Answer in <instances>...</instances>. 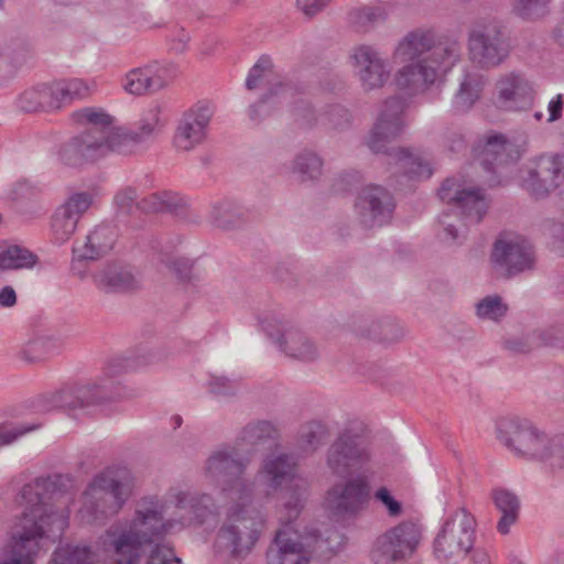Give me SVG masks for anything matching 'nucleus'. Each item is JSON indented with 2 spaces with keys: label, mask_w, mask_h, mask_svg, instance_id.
<instances>
[{
  "label": "nucleus",
  "mask_w": 564,
  "mask_h": 564,
  "mask_svg": "<svg viewBox=\"0 0 564 564\" xmlns=\"http://www.w3.org/2000/svg\"><path fill=\"white\" fill-rule=\"evenodd\" d=\"M499 441L516 456L564 467V435H547L530 420L503 419L497 427Z\"/></svg>",
  "instance_id": "39448f33"
},
{
  "label": "nucleus",
  "mask_w": 564,
  "mask_h": 564,
  "mask_svg": "<svg viewBox=\"0 0 564 564\" xmlns=\"http://www.w3.org/2000/svg\"><path fill=\"white\" fill-rule=\"evenodd\" d=\"M96 89L94 82L88 83L80 78H70L57 82L56 93L62 96L64 105L74 100L85 99L89 97Z\"/></svg>",
  "instance_id": "a19ab883"
},
{
  "label": "nucleus",
  "mask_w": 564,
  "mask_h": 564,
  "mask_svg": "<svg viewBox=\"0 0 564 564\" xmlns=\"http://www.w3.org/2000/svg\"><path fill=\"white\" fill-rule=\"evenodd\" d=\"M563 332L557 327L534 332L525 339L514 338L506 341L508 349L514 352H528L539 346H560Z\"/></svg>",
  "instance_id": "c9c22d12"
},
{
  "label": "nucleus",
  "mask_w": 564,
  "mask_h": 564,
  "mask_svg": "<svg viewBox=\"0 0 564 564\" xmlns=\"http://www.w3.org/2000/svg\"><path fill=\"white\" fill-rule=\"evenodd\" d=\"M37 427L39 425L35 424L21 426L0 425V447L13 443L19 437L36 430Z\"/></svg>",
  "instance_id": "13d9d810"
},
{
  "label": "nucleus",
  "mask_w": 564,
  "mask_h": 564,
  "mask_svg": "<svg viewBox=\"0 0 564 564\" xmlns=\"http://www.w3.org/2000/svg\"><path fill=\"white\" fill-rule=\"evenodd\" d=\"M246 87L249 90L265 89L259 102L251 106L250 116L253 119L269 115L272 106L289 101L295 91L294 87L275 72L272 59L267 55H262L250 68Z\"/></svg>",
  "instance_id": "ddd939ff"
},
{
  "label": "nucleus",
  "mask_w": 564,
  "mask_h": 564,
  "mask_svg": "<svg viewBox=\"0 0 564 564\" xmlns=\"http://www.w3.org/2000/svg\"><path fill=\"white\" fill-rule=\"evenodd\" d=\"M127 494L115 469L107 468L94 477L82 497L78 517L83 523L101 524L123 507Z\"/></svg>",
  "instance_id": "9d476101"
},
{
  "label": "nucleus",
  "mask_w": 564,
  "mask_h": 564,
  "mask_svg": "<svg viewBox=\"0 0 564 564\" xmlns=\"http://www.w3.org/2000/svg\"><path fill=\"white\" fill-rule=\"evenodd\" d=\"M47 564H97V560L90 547L66 544L53 552Z\"/></svg>",
  "instance_id": "e433bc0d"
},
{
  "label": "nucleus",
  "mask_w": 564,
  "mask_h": 564,
  "mask_svg": "<svg viewBox=\"0 0 564 564\" xmlns=\"http://www.w3.org/2000/svg\"><path fill=\"white\" fill-rule=\"evenodd\" d=\"M438 196L442 202L456 209L455 215L444 213L440 217L443 228L440 235L447 243L460 242V238H464L462 228L479 224L489 207L482 189L457 177L445 180L438 189Z\"/></svg>",
  "instance_id": "0eeeda50"
},
{
  "label": "nucleus",
  "mask_w": 564,
  "mask_h": 564,
  "mask_svg": "<svg viewBox=\"0 0 564 564\" xmlns=\"http://www.w3.org/2000/svg\"><path fill=\"white\" fill-rule=\"evenodd\" d=\"M73 119L79 124L87 126L86 131L99 132L102 130L107 135L120 139L122 137V131L115 129L112 126L111 116L100 108L86 107L79 109L73 113Z\"/></svg>",
  "instance_id": "f704fd0d"
},
{
  "label": "nucleus",
  "mask_w": 564,
  "mask_h": 564,
  "mask_svg": "<svg viewBox=\"0 0 564 564\" xmlns=\"http://www.w3.org/2000/svg\"><path fill=\"white\" fill-rule=\"evenodd\" d=\"M164 124L160 117V109L152 108L147 115H144L140 121L137 130L122 132L121 137V145L124 142H141L145 138L150 137L154 132L159 131L161 127Z\"/></svg>",
  "instance_id": "ea45409f"
},
{
  "label": "nucleus",
  "mask_w": 564,
  "mask_h": 564,
  "mask_svg": "<svg viewBox=\"0 0 564 564\" xmlns=\"http://www.w3.org/2000/svg\"><path fill=\"white\" fill-rule=\"evenodd\" d=\"M507 305L498 295H488L476 305V314L479 318L498 321L507 313Z\"/></svg>",
  "instance_id": "de8ad7c7"
},
{
  "label": "nucleus",
  "mask_w": 564,
  "mask_h": 564,
  "mask_svg": "<svg viewBox=\"0 0 564 564\" xmlns=\"http://www.w3.org/2000/svg\"><path fill=\"white\" fill-rule=\"evenodd\" d=\"M369 458L364 441L345 432L328 448L326 463L334 475L345 476L352 469L362 468Z\"/></svg>",
  "instance_id": "5701e85b"
},
{
  "label": "nucleus",
  "mask_w": 564,
  "mask_h": 564,
  "mask_svg": "<svg viewBox=\"0 0 564 564\" xmlns=\"http://www.w3.org/2000/svg\"><path fill=\"white\" fill-rule=\"evenodd\" d=\"M173 70L171 67L160 64H151L144 67L133 68L123 79L124 90L134 96H143L156 93L164 88L171 80Z\"/></svg>",
  "instance_id": "bb28decb"
},
{
  "label": "nucleus",
  "mask_w": 564,
  "mask_h": 564,
  "mask_svg": "<svg viewBox=\"0 0 564 564\" xmlns=\"http://www.w3.org/2000/svg\"><path fill=\"white\" fill-rule=\"evenodd\" d=\"M361 181V174L358 171L350 170L341 173L334 182L333 188L336 193L351 191Z\"/></svg>",
  "instance_id": "052dcab7"
},
{
  "label": "nucleus",
  "mask_w": 564,
  "mask_h": 564,
  "mask_svg": "<svg viewBox=\"0 0 564 564\" xmlns=\"http://www.w3.org/2000/svg\"><path fill=\"white\" fill-rule=\"evenodd\" d=\"M490 496L495 507L501 512V517L497 523V531L506 535L518 521L520 500L514 492L500 487L492 489Z\"/></svg>",
  "instance_id": "473e14b6"
},
{
  "label": "nucleus",
  "mask_w": 564,
  "mask_h": 564,
  "mask_svg": "<svg viewBox=\"0 0 564 564\" xmlns=\"http://www.w3.org/2000/svg\"><path fill=\"white\" fill-rule=\"evenodd\" d=\"M41 104H43L42 110H53L64 106L62 96L56 93L57 82L52 85H41Z\"/></svg>",
  "instance_id": "bf43d9fd"
},
{
  "label": "nucleus",
  "mask_w": 564,
  "mask_h": 564,
  "mask_svg": "<svg viewBox=\"0 0 564 564\" xmlns=\"http://www.w3.org/2000/svg\"><path fill=\"white\" fill-rule=\"evenodd\" d=\"M563 183L564 155L547 153L535 160V166L522 180V187L535 198H542Z\"/></svg>",
  "instance_id": "412c9836"
},
{
  "label": "nucleus",
  "mask_w": 564,
  "mask_h": 564,
  "mask_svg": "<svg viewBox=\"0 0 564 564\" xmlns=\"http://www.w3.org/2000/svg\"><path fill=\"white\" fill-rule=\"evenodd\" d=\"M477 522L464 507L449 513L434 539L435 557L445 563H456L466 557L475 543Z\"/></svg>",
  "instance_id": "9b49d317"
},
{
  "label": "nucleus",
  "mask_w": 564,
  "mask_h": 564,
  "mask_svg": "<svg viewBox=\"0 0 564 564\" xmlns=\"http://www.w3.org/2000/svg\"><path fill=\"white\" fill-rule=\"evenodd\" d=\"M175 246L167 243L162 246L156 256V268L162 273L176 274Z\"/></svg>",
  "instance_id": "6e6d98bb"
},
{
  "label": "nucleus",
  "mask_w": 564,
  "mask_h": 564,
  "mask_svg": "<svg viewBox=\"0 0 564 564\" xmlns=\"http://www.w3.org/2000/svg\"><path fill=\"white\" fill-rule=\"evenodd\" d=\"M78 220L58 207L52 218V236L56 243H64L73 236Z\"/></svg>",
  "instance_id": "a18cd8bd"
},
{
  "label": "nucleus",
  "mask_w": 564,
  "mask_h": 564,
  "mask_svg": "<svg viewBox=\"0 0 564 564\" xmlns=\"http://www.w3.org/2000/svg\"><path fill=\"white\" fill-rule=\"evenodd\" d=\"M137 198V192L132 187H127L117 193L115 202L119 208L129 210Z\"/></svg>",
  "instance_id": "69168bd1"
},
{
  "label": "nucleus",
  "mask_w": 564,
  "mask_h": 564,
  "mask_svg": "<svg viewBox=\"0 0 564 564\" xmlns=\"http://www.w3.org/2000/svg\"><path fill=\"white\" fill-rule=\"evenodd\" d=\"M149 364L150 355L148 354L111 360L105 368V377L76 388L75 400L70 404L72 408L90 413L91 408L113 398L111 390L115 382L111 377L117 372V369H121L122 372L133 371Z\"/></svg>",
  "instance_id": "4468645a"
},
{
  "label": "nucleus",
  "mask_w": 564,
  "mask_h": 564,
  "mask_svg": "<svg viewBox=\"0 0 564 564\" xmlns=\"http://www.w3.org/2000/svg\"><path fill=\"white\" fill-rule=\"evenodd\" d=\"M327 430L321 422H310L302 426L299 435V446L308 454L315 452L324 442Z\"/></svg>",
  "instance_id": "37998d69"
},
{
  "label": "nucleus",
  "mask_w": 564,
  "mask_h": 564,
  "mask_svg": "<svg viewBox=\"0 0 564 564\" xmlns=\"http://www.w3.org/2000/svg\"><path fill=\"white\" fill-rule=\"evenodd\" d=\"M57 349L58 345L55 339L50 337H36L25 344L22 356L30 362H36L54 355Z\"/></svg>",
  "instance_id": "c03bdc74"
},
{
  "label": "nucleus",
  "mask_w": 564,
  "mask_h": 564,
  "mask_svg": "<svg viewBox=\"0 0 564 564\" xmlns=\"http://www.w3.org/2000/svg\"><path fill=\"white\" fill-rule=\"evenodd\" d=\"M480 155L484 169L495 172L499 166L517 162L521 158V151L502 134H496L488 137Z\"/></svg>",
  "instance_id": "c85d7f7f"
},
{
  "label": "nucleus",
  "mask_w": 564,
  "mask_h": 564,
  "mask_svg": "<svg viewBox=\"0 0 564 564\" xmlns=\"http://www.w3.org/2000/svg\"><path fill=\"white\" fill-rule=\"evenodd\" d=\"M250 464V455L237 444L213 452L205 463V477L220 489L228 502L254 501L256 482L242 478Z\"/></svg>",
  "instance_id": "6e6552de"
},
{
  "label": "nucleus",
  "mask_w": 564,
  "mask_h": 564,
  "mask_svg": "<svg viewBox=\"0 0 564 564\" xmlns=\"http://www.w3.org/2000/svg\"><path fill=\"white\" fill-rule=\"evenodd\" d=\"M62 476L36 478L20 491L23 511L14 520L0 552V564H34L46 542L68 527L69 498L59 489Z\"/></svg>",
  "instance_id": "f257e3e1"
},
{
  "label": "nucleus",
  "mask_w": 564,
  "mask_h": 564,
  "mask_svg": "<svg viewBox=\"0 0 564 564\" xmlns=\"http://www.w3.org/2000/svg\"><path fill=\"white\" fill-rule=\"evenodd\" d=\"M369 497L368 479L365 475H358L329 489L326 503L336 514H355L366 506Z\"/></svg>",
  "instance_id": "b1692460"
},
{
  "label": "nucleus",
  "mask_w": 564,
  "mask_h": 564,
  "mask_svg": "<svg viewBox=\"0 0 564 564\" xmlns=\"http://www.w3.org/2000/svg\"><path fill=\"white\" fill-rule=\"evenodd\" d=\"M303 508V492L292 491L280 511V528L267 552L268 564H308L311 554L324 543L316 532L300 533L295 521Z\"/></svg>",
  "instance_id": "423d86ee"
},
{
  "label": "nucleus",
  "mask_w": 564,
  "mask_h": 564,
  "mask_svg": "<svg viewBox=\"0 0 564 564\" xmlns=\"http://www.w3.org/2000/svg\"><path fill=\"white\" fill-rule=\"evenodd\" d=\"M178 226L180 225H192L196 224L199 219V216L196 210H194L188 200L184 197L178 196Z\"/></svg>",
  "instance_id": "0e129e2a"
},
{
  "label": "nucleus",
  "mask_w": 564,
  "mask_h": 564,
  "mask_svg": "<svg viewBox=\"0 0 564 564\" xmlns=\"http://www.w3.org/2000/svg\"><path fill=\"white\" fill-rule=\"evenodd\" d=\"M36 262V256L24 247L10 245L0 251V271L30 269Z\"/></svg>",
  "instance_id": "4c0bfd02"
},
{
  "label": "nucleus",
  "mask_w": 564,
  "mask_h": 564,
  "mask_svg": "<svg viewBox=\"0 0 564 564\" xmlns=\"http://www.w3.org/2000/svg\"><path fill=\"white\" fill-rule=\"evenodd\" d=\"M375 497L387 508L390 517H399L401 514V503L391 496L386 487L379 488Z\"/></svg>",
  "instance_id": "680f3d73"
},
{
  "label": "nucleus",
  "mask_w": 564,
  "mask_h": 564,
  "mask_svg": "<svg viewBox=\"0 0 564 564\" xmlns=\"http://www.w3.org/2000/svg\"><path fill=\"white\" fill-rule=\"evenodd\" d=\"M421 535V528L416 522L399 523L377 539L376 552L381 556L377 561H398L412 555L420 543Z\"/></svg>",
  "instance_id": "4be33fe9"
},
{
  "label": "nucleus",
  "mask_w": 564,
  "mask_h": 564,
  "mask_svg": "<svg viewBox=\"0 0 564 564\" xmlns=\"http://www.w3.org/2000/svg\"><path fill=\"white\" fill-rule=\"evenodd\" d=\"M279 436L276 427L269 421H258L247 424L240 432L236 444L246 453L267 442H275Z\"/></svg>",
  "instance_id": "72a5a7b5"
},
{
  "label": "nucleus",
  "mask_w": 564,
  "mask_h": 564,
  "mask_svg": "<svg viewBox=\"0 0 564 564\" xmlns=\"http://www.w3.org/2000/svg\"><path fill=\"white\" fill-rule=\"evenodd\" d=\"M467 47L473 62L482 67H497L511 52L509 39L495 19L476 20L468 31Z\"/></svg>",
  "instance_id": "f8f14e48"
},
{
  "label": "nucleus",
  "mask_w": 564,
  "mask_h": 564,
  "mask_svg": "<svg viewBox=\"0 0 564 564\" xmlns=\"http://www.w3.org/2000/svg\"><path fill=\"white\" fill-rule=\"evenodd\" d=\"M200 271L188 259H178V294L193 297L199 292Z\"/></svg>",
  "instance_id": "79ce46f5"
},
{
  "label": "nucleus",
  "mask_w": 564,
  "mask_h": 564,
  "mask_svg": "<svg viewBox=\"0 0 564 564\" xmlns=\"http://www.w3.org/2000/svg\"><path fill=\"white\" fill-rule=\"evenodd\" d=\"M57 160L67 167L79 169L88 164L74 137L58 148Z\"/></svg>",
  "instance_id": "49530a36"
},
{
  "label": "nucleus",
  "mask_w": 564,
  "mask_h": 564,
  "mask_svg": "<svg viewBox=\"0 0 564 564\" xmlns=\"http://www.w3.org/2000/svg\"><path fill=\"white\" fill-rule=\"evenodd\" d=\"M238 218V208L230 200H220L213 206L212 219L220 228H230Z\"/></svg>",
  "instance_id": "8fccbe9b"
},
{
  "label": "nucleus",
  "mask_w": 564,
  "mask_h": 564,
  "mask_svg": "<svg viewBox=\"0 0 564 564\" xmlns=\"http://www.w3.org/2000/svg\"><path fill=\"white\" fill-rule=\"evenodd\" d=\"M253 502L228 503L226 521L217 534L218 543L228 547L237 558L246 557L253 550L265 525L264 516Z\"/></svg>",
  "instance_id": "1a4fd4ad"
},
{
  "label": "nucleus",
  "mask_w": 564,
  "mask_h": 564,
  "mask_svg": "<svg viewBox=\"0 0 564 564\" xmlns=\"http://www.w3.org/2000/svg\"><path fill=\"white\" fill-rule=\"evenodd\" d=\"M563 95L558 94L553 97L547 105L549 118L547 122H555L562 118L563 112Z\"/></svg>",
  "instance_id": "774afa93"
},
{
  "label": "nucleus",
  "mask_w": 564,
  "mask_h": 564,
  "mask_svg": "<svg viewBox=\"0 0 564 564\" xmlns=\"http://www.w3.org/2000/svg\"><path fill=\"white\" fill-rule=\"evenodd\" d=\"M323 160L311 150H303L296 154L292 164V172L297 174L301 181H314L322 175Z\"/></svg>",
  "instance_id": "58836bf2"
},
{
  "label": "nucleus",
  "mask_w": 564,
  "mask_h": 564,
  "mask_svg": "<svg viewBox=\"0 0 564 564\" xmlns=\"http://www.w3.org/2000/svg\"><path fill=\"white\" fill-rule=\"evenodd\" d=\"M297 475V459L286 452L275 449L262 459L256 478V499L270 497L283 486L291 484Z\"/></svg>",
  "instance_id": "dca6fc26"
},
{
  "label": "nucleus",
  "mask_w": 564,
  "mask_h": 564,
  "mask_svg": "<svg viewBox=\"0 0 564 564\" xmlns=\"http://www.w3.org/2000/svg\"><path fill=\"white\" fill-rule=\"evenodd\" d=\"M354 74L364 91L383 88L391 78L389 61L379 50L361 44L352 48L350 54Z\"/></svg>",
  "instance_id": "f3484780"
},
{
  "label": "nucleus",
  "mask_w": 564,
  "mask_h": 564,
  "mask_svg": "<svg viewBox=\"0 0 564 564\" xmlns=\"http://www.w3.org/2000/svg\"><path fill=\"white\" fill-rule=\"evenodd\" d=\"M174 200V194L171 192L153 193L142 198L137 206L144 213H162L172 210Z\"/></svg>",
  "instance_id": "09e8293b"
},
{
  "label": "nucleus",
  "mask_w": 564,
  "mask_h": 564,
  "mask_svg": "<svg viewBox=\"0 0 564 564\" xmlns=\"http://www.w3.org/2000/svg\"><path fill=\"white\" fill-rule=\"evenodd\" d=\"M165 506L158 499H144L135 510L134 518L127 531L116 536L112 529L107 530L104 545L111 546L115 560L112 564H138L141 547L155 543L147 564H175L176 554L172 546L159 543L173 528L165 520Z\"/></svg>",
  "instance_id": "7ed1b4c3"
},
{
  "label": "nucleus",
  "mask_w": 564,
  "mask_h": 564,
  "mask_svg": "<svg viewBox=\"0 0 564 564\" xmlns=\"http://www.w3.org/2000/svg\"><path fill=\"white\" fill-rule=\"evenodd\" d=\"M491 260L507 276L533 269L535 254L530 241L522 236L499 238L492 249Z\"/></svg>",
  "instance_id": "a211bd4d"
},
{
  "label": "nucleus",
  "mask_w": 564,
  "mask_h": 564,
  "mask_svg": "<svg viewBox=\"0 0 564 564\" xmlns=\"http://www.w3.org/2000/svg\"><path fill=\"white\" fill-rule=\"evenodd\" d=\"M350 21L359 28H367L368 25L384 19V13L378 7H361L356 8L349 13Z\"/></svg>",
  "instance_id": "864d4df0"
},
{
  "label": "nucleus",
  "mask_w": 564,
  "mask_h": 564,
  "mask_svg": "<svg viewBox=\"0 0 564 564\" xmlns=\"http://www.w3.org/2000/svg\"><path fill=\"white\" fill-rule=\"evenodd\" d=\"M116 238L117 232L112 226H96L83 242L77 241L73 247L72 270L82 275L83 261L97 260L107 254L112 249Z\"/></svg>",
  "instance_id": "393cba45"
},
{
  "label": "nucleus",
  "mask_w": 564,
  "mask_h": 564,
  "mask_svg": "<svg viewBox=\"0 0 564 564\" xmlns=\"http://www.w3.org/2000/svg\"><path fill=\"white\" fill-rule=\"evenodd\" d=\"M395 204L389 191L380 185L364 187L355 203V212L365 228L381 227L392 217Z\"/></svg>",
  "instance_id": "aec40b11"
},
{
  "label": "nucleus",
  "mask_w": 564,
  "mask_h": 564,
  "mask_svg": "<svg viewBox=\"0 0 564 564\" xmlns=\"http://www.w3.org/2000/svg\"><path fill=\"white\" fill-rule=\"evenodd\" d=\"M210 501L207 495L197 497L178 492V523L182 525L204 523L215 511L214 507L210 508Z\"/></svg>",
  "instance_id": "7c9ffc66"
},
{
  "label": "nucleus",
  "mask_w": 564,
  "mask_h": 564,
  "mask_svg": "<svg viewBox=\"0 0 564 564\" xmlns=\"http://www.w3.org/2000/svg\"><path fill=\"white\" fill-rule=\"evenodd\" d=\"M486 84V78L476 70H466L459 79L458 89L452 101L453 109L457 112H466L473 108L480 98Z\"/></svg>",
  "instance_id": "2f4dec72"
},
{
  "label": "nucleus",
  "mask_w": 564,
  "mask_h": 564,
  "mask_svg": "<svg viewBox=\"0 0 564 564\" xmlns=\"http://www.w3.org/2000/svg\"><path fill=\"white\" fill-rule=\"evenodd\" d=\"M436 33L419 28L408 32L395 45L392 59L401 65L393 75L395 87L409 96L424 94L444 83L462 57V45L446 39L436 46Z\"/></svg>",
  "instance_id": "f03ea898"
},
{
  "label": "nucleus",
  "mask_w": 564,
  "mask_h": 564,
  "mask_svg": "<svg viewBox=\"0 0 564 564\" xmlns=\"http://www.w3.org/2000/svg\"><path fill=\"white\" fill-rule=\"evenodd\" d=\"M77 143H79V148L88 162V164H93L98 160L105 158L111 151H120L121 150V139L107 135L102 130L90 132V131H82L80 133L74 135Z\"/></svg>",
  "instance_id": "c756f323"
},
{
  "label": "nucleus",
  "mask_w": 564,
  "mask_h": 564,
  "mask_svg": "<svg viewBox=\"0 0 564 564\" xmlns=\"http://www.w3.org/2000/svg\"><path fill=\"white\" fill-rule=\"evenodd\" d=\"M324 124L334 129H343L350 123V113L343 106H332L324 115H322Z\"/></svg>",
  "instance_id": "5fc2aeb1"
},
{
  "label": "nucleus",
  "mask_w": 564,
  "mask_h": 564,
  "mask_svg": "<svg viewBox=\"0 0 564 564\" xmlns=\"http://www.w3.org/2000/svg\"><path fill=\"white\" fill-rule=\"evenodd\" d=\"M96 288L105 293H130L141 289L140 275L129 264L111 262L93 274Z\"/></svg>",
  "instance_id": "a878e982"
},
{
  "label": "nucleus",
  "mask_w": 564,
  "mask_h": 564,
  "mask_svg": "<svg viewBox=\"0 0 564 564\" xmlns=\"http://www.w3.org/2000/svg\"><path fill=\"white\" fill-rule=\"evenodd\" d=\"M209 388L215 394H230L232 393V381L226 377H212Z\"/></svg>",
  "instance_id": "338daca9"
},
{
  "label": "nucleus",
  "mask_w": 564,
  "mask_h": 564,
  "mask_svg": "<svg viewBox=\"0 0 564 564\" xmlns=\"http://www.w3.org/2000/svg\"><path fill=\"white\" fill-rule=\"evenodd\" d=\"M550 0H513V12L524 20H535L547 13Z\"/></svg>",
  "instance_id": "3c124183"
},
{
  "label": "nucleus",
  "mask_w": 564,
  "mask_h": 564,
  "mask_svg": "<svg viewBox=\"0 0 564 564\" xmlns=\"http://www.w3.org/2000/svg\"><path fill=\"white\" fill-rule=\"evenodd\" d=\"M41 102L40 86L24 90L19 98V107L26 112L42 110L43 104Z\"/></svg>",
  "instance_id": "4d7b16f0"
},
{
  "label": "nucleus",
  "mask_w": 564,
  "mask_h": 564,
  "mask_svg": "<svg viewBox=\"0 0 564 564\" xmlns=\"http://www.w3.org/2000/svg\"><path fill=\"white\" fill-rule=\"evenodd\" d=\"M214 112L212 104L198 102L184 113L178 127V149L188 151L205 140Z\"/></svg>",
  "instance_id": "cd10ccee"
},
{
  "label": "nucleus",
  "mask_w": 564,
  "mask_h": 564,
  "mask_svg": "<svg viewBox=\"0 0 564 564\" xmlns=\"http://www.w3.org/2000/svg\"><path fill=\"white\" fill-rule=\"evenodd\" d=\"M259 324L286 356L303 361H313L318 357L316 345L302 330L283 323L278 314L260 315Z\"/></svg>",
  "instance_id": "2eb2a0df"
},
{
  "label": "nucleus",
  "mask_w": 564,
  "mask_h": 564,
  "mask_svg": "<svg viewBox=\"0 0 564 564\" xmlns=\"http://www.w3.org/2000/svg\"><path fill=\"white\" fill-rule=\"evenodd\" d=\"M332 0H296L297 9L307 18L323 12Z\"/></svg>",
  "instance_id": "e2e57ef3"
},
{
  "label": "nucleus",
  "mask_w": 564,
  "mask_h": 564,
  "mask_svg": "<svg viewBox=\"0 0 564 564\" xmlns=\"http://www.w3.org/2000/svg\"><path fill=\"white\" fill-rule=\"evenodd\" d=\"M93 204V194L89 192H76L68 196L59 207L72 215L78 221Z\"/></svg>",
  "instance_id": "603ef678"
},
{
  "label": "nucleus",
  "mask_w": 564,
  "mask_h": 564,
  "mask_svg": "<svg viewBox=\"0 0 564 564\" xmlns=\"http://www.w3.org/2000/svg\"><path fill=\"white\" fill-rule=\"evenodd\" d=\"M535 85L521 72H508L495 84L496 105L507 111H523L534 105Z\"/></svg>",
  "instance_id": "6ab92c4d"
},
{
  "label": "nucleus",
  "mask_w": 564,
  "mask_h": 564,
  "mask_svg": "<svg viewBox=\"0 0 564 564\" xmlns=\"http://www.w3.org/2000/svg\"><path fill=\"white\" fill-rule=\"evenodd\" d=\"M406 107V100L399 96L386 99L366 143L373 153H388L394 160L397 167L410 181H422L429 178L433 173L429 162L406 149L389 152V144L400 137L408 126Z\"/></svg>",
  "instance_id": "20e7f679"
}]
</instances>
